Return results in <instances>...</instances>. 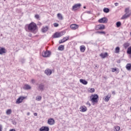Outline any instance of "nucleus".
Segmentation results:
<instances>
[{
  "label": "nucleus",
  "instance_id": "1",
  "mask_svg": "<svg viewBox=\"0 0 131 131\" xmlns=\"http://www.w3.org/2000/svg\"><path fill=\"white\" fill-rule=\"evenodd\" d=\"M28 29L29 31H31V32L35 34V33H36V31H37V25H36V24L34 22H32L28 25Z\"/></svg>",
  "mask_w": 131,
  "mask_h": 131
},
{
  "label": "nucleus",
  "instance_id": "2",
  "mask_svg": "<svg viewBox=\"0 0 131 131\" xmlns=\"http://www.w3.org/2000/svg\"><path fill=\"white\" fill-rule=\"evenodd\" d=\"M90 101L92 102L93 105L97 104L99 101V96L97 94H94L90 96Z\"/></svg>",
  "mask_w": 131,
  "mask_h": 131
},
{
  "label": "nucleus",
  "instance_id": "3",
  "mask_svg": "<svg viewBox=\"0 0 131 131\" xmlns=\"http://www.w3.org/2000/svg\"><path fill=\"white\" fill-rule=\"evenodd\" d=\"M63 35H64V32H56L53 35L52 37L53 38H58L61 37V36H63Z\"/></svg>",
  "mask_w": 131,
  "mask_h": 131
},
{
  "label": "nucleus",
  "instance_id": "4",
  "mask_svg": "<svg viewBox=\"0 0 131 131\" xmlns=\"http://www.w3.org/2000/svg\"><path fill=\"white\" fill-rule=\"evenodd\" d=\"M42 57H44L45 58L50 57L51 56V51H50L49 50L43 51L42 53Z\"/></svg>",
  "mask_w": 131,
  "mask_h": 131
},
{
  "label": "nucleus",
  "instance_id": "5",
  "mask_svg": "<svg viewBox=\"0 0 131 131\" xmlns=\"http://www.w3.org/2000/svg\"><path fill=\"white\" fill-rule=\"evenodd\" d=\"M81 7V4L80 3L75 4L72 7V10L73 11H76L77 9H80Z\"/></svg>",
  "mask_w": 131,
  "mask_h": 131
},
{
  "label": "nucleus",
  "instance_id": "6",
  "mask_svg": "<svg viewBox=\"0 0 131 131\" xmlns=\"http://www.w3.org/2000/svg\"><path fill=\"white\" fill-rule=\"evenodd\" d=\"M127 12H128V9H125V13L126 14H124L121 18L122 19H126L127 18H128V17H129V16H130V14H128Z\"/></svg>",
  "mask_w": 131,
  "mask_h": 131
},
{
  "label": "nucleus",
  "instance_id": "7",
  "mask_svg": "<svg viewBox=\"0 0 131 131\" xmlns=\"http://www.w3.org/2000/svg\"><path fill=\"white\" fill-rule=\"evenodd\" d=\"M99 23H107L108 22V18L106 17H103L98 20Z\"/></svg>",
  "mask_w": 131,
  "mask_h": 131
},
{
  "label": "nucleus",
  "instance_id": "8",
  "mask_svg": "<svg viewBox=\"0 0 131 131\" xmlns=\"http://www.w3.org/2000/svg\"><path fill=\"white\" fill-rule=\"evenodd\" d=\"M97 30H102L105 29V26L104 25H97L96 27Z\"/></svg>",
  "mask_w": 131,
  "mask_h": 131
},
{
  "label": "nucleus",
  "instance_id": "9",
  "mask_svg": "<svg viewBox=\"0 0 131 131\" xmlns=\"http://www.w3.org/2000/svg\"><path fill=\"white\" fill-rule=\"evenodd\" d=\"M24 99H25V97H24L21 96L19 97L16 100V104H20V103H22Z\"/></svg>",
  "mask_w": 131,
  "mask_h": 131
},
{
  "label": "nucleus",
  "instance_id": "10",
  "mask_svg": "<svg viewBox=\"0 0 131 131\" xmlns=\"http://www.w3.org/2000/svg\"><path fill=\"white\" fill-rule=\"evenodd\" d=\"M69 39V37H64L62 39L60 40L59 41V43H63V42H65V41H67Z\"/></svg>",
  "mask_w": 131,
  "mask_h": 131
},
{
  "label": "nucleus",
  "instance_id": "11",
  "mask_svg": "<svg viewBox=\"0 0 131 131\" xmlns=\"http://www.w3.org/2000/svg\"><path fill=\"white\" fill-rule=\"evenodd\" d=\"M40 131H49L50 128L48 126H42L39 129Z\"/></svg>",
  "mask_w": 131,
  "mask_h": 131
},
{
  "label": "nucleus",
  "instance_id": "12",
  "mask_svg": "<svg viewBox=\"0 0 131 131\" xmlns=\"http://www.w3.org/2000/svg\"><path fill=\"white\" fill-rule=\"evenodd\" d=\"M45 74L50 76L51 74H52V70H51L50 69H47L45 70Z\"/></svg>",
  "mask_w": 131,
  "mask_h": 131
},
{
  "label": "nucleus",
  "instance_id": "13",
  "mask_svg": "<svg viewBox=\"0 0 131 131\" xmlns=\"http://www.w3.org/2000/svg\"><path fill=\"white\" fill-rule=\"evenodd\" d=\"M70 28L73 30H75L77 29V28H78V25H76V24H73L70 26Z\"/></svg>",
  "mask_w": 131,
  "mask_h": 131
},
{
  "label": "nucleus",
  "instance_id": "14",
  "mask_svg": "<svg viewBox=\"0 0 131 131\" xmlns=\"http://www.w3.org/2000/svg\"><path fill=\"white\" fill-rule=\"evenodd\" d=\"M48 123L50 125H53V124H54L55 123V120L53 118L49 119L48 120Z\"/></svg>",
  "mask_w": 131,
  "mask_h": 131
},
{
  "label": "nucleus",
  "instance_id": "15",
  "mask_svg": "<svg viewBox=\"0 0 131 131\" xmlns=\"http://www.w3.org/2000/svg\"><path fill=\"white\" fill-rule=\"evenodd\" d=\"M48 30H49V27L48 26L43 27L41 29V31L43 33H46Z\"/></svg>",
  "mask_w": 131,
  "mask_h": 131
},
{
  "label": "nucleus",
  "instance_id": "16",
  "mask_svg": "<svg viewBox=\"0 0 131 131\" xmlns=\"http://www.w3.org/2000/svg\"><path fill=\"white\" fill-rule=\"evenodd\" d=\"M123 46V48H124V49L126 50V49H127V48H128V47L130 46V43L128 42H125Z\"/></svg>",
  "mask_w": 131,
  "mask_h": 131
},
{
  "label": "nucleus",
  "instance_id": "17",
  "mask_svg": "<svg viewBox=\"0 0 131 131\" xmlns=\"http://www.w3.org/2000/svg\"><path fill=\"white\" fill-rule=\"evenodd\" d=\"M45 89V85H43V84L42 83H41L39 85V86H38V90L39 91H43Z\"/></svg>",
  "mask_w": 131,
  "mask_h": 131
},
{
  "label": "nucleus",
  "instance_id": "18",
  "mask_svg": "<svg viewBox=\"0 0 131 131\" xmlns=\"http://www.w3.org/2000/svg\"><path fill=\"white\" fill-rule=\"evenodd\" d=\"M108 56V53L107 52H105L104 54V53H101L100 54V56L103 59L106 58Z\"/></svg>",
  "mask_w": 131,
  "mask_h": 131
},
{
  "label": "nucleus",
  "instance_id": "19",
  "mask_svg": "<svg viewBox=\"0 0 131 131\" xmlns=\"http://www.w3.org/2000/svg\"><path fill=\"white\" fill-rule=\"evenodd\" d=\"M80 52H81L82 53H84V52L85 51V46H81L80 47Z\"/></svg>",
  "mask_w": 131,
  "mask_h": 131
},
{
  "label": "nucleus",
  "instance_id": "20",
  "mask_svg": "<svg viewBox=\"0 0 131 131\" xmlns=\"http://www.w3.org/2000/svg\"><path fill=\"white\" fill-rule=\"evenodd\" d=\"M110 98H111V95L108 94L104 99L105 102H108L109 100H110Z\"/></svg>",
  "mask_w": 131,
  "mask_h": 131
},
{
  "label": "nucleus",
  "instance_id": "21",
  "mask_svg": "<svg viewBox=\"0 0 131 131\" xmlns=\"http://www.w3.org/2000/svg\"><path fill=\"white\" fill-rule=\"evenodd\" d=\"M30 89H31V86L27 84H25L24 86V90H30Z\"/></svg>",
  "mask_w": 131,
  "mask_h": 131
},
{
  "label": "nucleus",
  "instance_id": "22",
  "mask_svg": "<svg viewBox=\"0 0 131 131\" xmlns=\"http://www.w3.org/2000/svg\"><path fill=\"white\" fill-rule=\"evenodd\" d=\"M80 82H81V83H82V84H84V85L88 84V82L86 81V80L84 79H80Z\"/></svg>",
  "mask_w": 131,
  "mask_h": 131
},
{
  "label": "nucleus",
  "instance_id": "23",
  "mask_svg": "<svg viewBox=\"0 0 131 131\" xmlns=\"http://www.w3.org/2000/svg\"><path fill=\"white\" fill-rule=\"evenodd\" d=\"M6 53V49L2 48L0 49V55H3V54H5Z\"/></svg>",
  "mask_w": 131,
  "mask_h": 131
},
{
  "label": "nucleus",
  "instance_id": "24",
  "mask_svg": "<svg viewBox=\"0 0 131 131\" xmlns=\"http://www.w3.org/2000/svg\"><path fill=\"white\" fill-rule=\"evenodd\" d=\"M126 69L127 70H131V63H127L126 66Z\"/></svg>",
  "mask_w": 131,
  "mask_h": 131
},
{
  "label": "nucleus",
  "instance_id": "25",
  "mask_svg": "<svg viewBox=\"0 0 131 131\" xmlns=\"http://www.w3.org/2000/svg\"><path fill=\"white\" fill-rule=\"evenodd\" d=\"M57 17L59 20H63V16H62V14H61V13H58Z\"/></svg>",
  "mask_w": 131,
  "mask_h": 131
},
{
  "label": "nucleus",
  "instance_id": "26",
  "mask_svg": "<svg viewBox=\"0 0 131 131\" xmlns=\"http://www.w3.org/2000/svg\"><path fill=\"white\" fill-rule=\"evenodd\" d=\"M103 12L104 13H109V12H110V9L109 8H104L103 9Z\"/></svg>",
  "mask_w": 131,
  "mask_h": 131
},
{
  "label": "nucleus",
  "instance_id": "27",
  "mask_svg": "<svg viewBox=\"0 0 131 131\" xmlns=\"http://www.w3.org/2000/svg\"><path fill=\"white\" fill-rule=\"evenodd\" d=\"M58 49L59 50V51H64V46L63 45L59 46Z\"/></svg>",
  "mask_w": 131,
  "mask_h": 131
},
{
  "label": "nucleus",
  "instance_id": "28",
  "mask_svg": "<svg viewBox=\"0 0 131 131\" xmlns=\"http://www.w3.org/2000/svg\"><path fill=\"white\" fill-rule=\"evenodd\" d=\"M127 54L128 55H131V46L127 48Z\"/></svg>",
  "mask_w": 131,
  "mask_h": 131
},
{
  "label": "nucleus",
  "instance_id": "29",
  "mask_svg": "<svg viewBox=\"0 0 131 131\" xmlns=\"http://www.w3.org/2000/svg\"><path fill=\"white\" fill-rule=\"evenodd\" d=\"M81 112H85V111H86L87 110L86 107L85 106H82L81 107Z\"/></svg>",
  "mask_w": 131,
  "mask_h": 131
},
{
  "label": "nucleus",
  "instance_id": "30",
  "mask_svg": "<svg viewBox=\"0 0 131 131\" xmlns=\"http://www.w3.org/2000/svg\"><path fill=\"white\" fill-rule=\"evenodd\" d=\"M12 113V110L11 109H8L6 111V114L7 115H10Z\"/></svg>",
  "mask_w": 131,
  "mask_h": 131
},
{
  "label": "nucleus",
  "instance_id": "31",
  "mask_svg": "<svg viewBox=\"0 0 131 131\" xmlns=\"http://www.w3.org/2000/svg\"><path fill=\"white\" fill-rule=\"evenodd\" d=\"M119 51H120V48H119V47H117L115 49V52L117 54H118V53H119Z\"/></svg>",
  "mask_w": 131,
  "mask_h": 131
},
{
  "label": "nucleus",
  "instance_id": "32",
  "mask_svg": "<svg viewBox=\"0 0 131 131\" xmlns=\"http://www.w3.org/2000/svg\"><path fill=\"white\" fill-rule=\"evenodd\" d=\"M96 33H99V34H106V32H105V31H98L96 32Z\"/></svg>",
  "mask_w": 131,
  "mask_h": 131
},
{
  "label": "nucleus",
  "instance_id": "33",
  "mask_svg": "<svg viewBox=\"0 0 131 131\" xmlns=\"http://www.w3.org/2000/svg\"><path fill=\"white\" fill-rule=\"evenodd\" d=\"M116 26L117 27H120V26H121V22L117 21L116 23Z\"/></svg>",
  "mask_w": 131,
  "mask_h": 131
},
{
  "label": "nucleus",
  "instance_id": "34",
  "mask_svg": "<svg viewBox=\"0 0 131 131\" xmlns=\"http://www.w3.org/2000/svg\"><path fill=\"white\" fill-rule=\"evenodd\" d=\"M120 130V127L117 126H115V131H119Z\"/></svg>",
  "mask_w": 131,
  "mask_h": 131
},
{
  "label": "nucleus",
  "instance_id": "35",
  "mask_svg": "<svg viewBox=\"0 0 131 131\" xmlns=\"http://www.w3.org/2000/svg\"><path fill=\"white\" fill-rule=\"evenodd\" d=\"M36 100V101H40L41 100V97L40 96H37Z\"/></svg>",
  "mask_w": 131,
  "mask_h": 131
},
{
  "label": "nucleus",
  "instance_id": "36",
  "mask_svg": "<svg viewBox=\"0 0 131 131\" xmlns=\"http://www.w3.org/2000/svg\"><path fill=\"white\" fill-rule=\"evenodd\" d=\"M35 18L36 19H37V20H39V15L38 14H36L35 15Z\"/></svg>",
  "mask_w": 131,
  "mask_h": 131
},
{
  "label": "nucleus",
  "instance_id": "37",
  "mask_svg": "<svg viewBox=\"0 0 131 131\" xmlns=\"http://www.w3.org/2000/svg\"><path fill=\"white\" fill-rule=\"evenodd\" d=\"M53 25H54V27H58V26H59V24L55 23L53 24Z\"/></svg>",
  "mask_w": 131,
  "mask_h": 131
},
{
  "label": "nucleus",
  "instance_id": "38",
  "mask_svg": "<svg viewBox=\"0 0 131 131\" xmlns=\"http://www.w3.org/2000/svg\"><path fill=\"white\" fill-rule=\"evenodd\" d=\"M95 92V89L94 88H91L90 89V93H94Z\"/></svg>",
  "mask_w": 131,
  "mask_h": 131
},
{
  "label": "nucleus",
  "instance_id": "39",
  "mask_svg": "<svg viewBox=\"0 0 131 131\" xmlns=\"http://www.w3.org/2000/svg\"><path fill=\"white\" fill-rule=\"evenodd\" d=\"M116 71H117V69L114 68L112 69V72H115Z\"/></svg>",
  "mask_w": 131,
  "mask_h": 131
},
{
  "label": "nucleus",
  "instance_id": "40",
  "mask_svg": "<svg viewBox=\"0 0 131 131\" xmlns=\"http://www.w3.org/2000/svg\"><path fill=\"white\" fill-rule=\"evenodd\" d=\"M3 130V125L0 124V131Z\"/></svg>",
  "mask_w": 131,
  "mask_h": 131
},
{
  "label": "nucleus",
  "instance_id": "41",
  "mask_svg": "<svg viewBox=\"0 0 131 131\" xmlns=\"http://www.w3.org/2000/svg\"><path fill=\"white\" fill-rule=\"evenodd\" d=\"M86 104H87V105H89V107L91 106V103H90V102L88 101V102H86Z\"/></svg>",
  "mask_w": 131,
  "mask_h": 131
},
{
  "label": "nucleus",
  "instance_id": "42",
  "mask_svg": "<svg viewBox=\"0 0 131 131\" xmlns=\"http://www.w3.org/2000/svg\"><path fill=\"white\" fill-rule=\"evenodd\" d=\"M31 82H32V83H34L35 82V81L34 80V79H32V80H31Z\"/></svg>",
  "mask_w": 131,
  "mask_h": 131
},
{
  "label": "nucleus",
  "instance_id": "43",
  "mask_svg": "<svg viewBox=\"0 0 131 131\" xmlns=\"http://www.w3.org/2000/svg\"><path fill=\"white\" fill-rule=\"evenodd\" d=\"M21 62L22 63H24V62H25V59H23L21 60Z\"/></svg>",
  "mask_w": 131,
  "mask_h": 131
},
{
  "label": "nucleus",
  "instance_id": "44",
  "mask_svg": "<svg viewBox=\"0 0 131 131\" xmlns=\"http://www.w3.org/2000/svg\"><path fill=\"white\" fill-rule=\"evenodd\" d=\"M115 6L116 7H117V6H118V3H115Z\"/></svg>",
  "mask_w": 131,
  "mask_h": 131
},
{
  "label": "nucleus",
  "instance_id": "45",
  "mask_svg": "<svg viewBox=\"0 0 131 131\" xmlns=\"http://www.w3.org/2000/svg\"><path fill=\"white\" fill-rule=\"evenodd\" d=\"M34 116H37V113H34Z\"/></svg>",
  "mask_w": 131,
  "mask_h": 131
},
{
  "label": "nucleus",
  "instance_id": "46",
  "mask_svg": "<svg viewBox=\"0 0 131 131\" xmlns=\"http://www.w3.org/2000/svg\"><path fill=\"white\" fill-rule=\"evenodd\" d=\"M27 114L28 116H29V115H30V113L28 112V113H27Z\"/></svg>",
  "mask_w": 131,
  "mask_h": 131
},
{
  "label": "nucleus",
  "instance_id": "47",
  "mask_svg": "<svg viewBox=\"0 0 131 131\" xmlns=\"http://www.w3.org/2000/svg\"><path fill=\"white\" fill-rule=\"evenodd\" d=\"M88 14H91V11H87Z\"/></svg>",
  "mask_w": 131,
  "mask_h": 131
},
{
  "label": "nucleus",
  "instance_id": "48",
  "mask_svg": "<svg viewBox=\"0 0 131 131\" xmlns=\"http://www.w3.org/2000/svg\"><path fill=\"white\" fill-rule=\"evenodd\" d=\"M83 9H86V7L84 6V7H83Z\"/></svg>",
  "mask_w": 131,
  "mask_h": 131
},
{
  "label": "nucleus",
  "instance_id": "49",
  "mask_svg": "<svg viewBox=\"0 0 131 131\" xmlns=\"http://www.w3.org/2000/svg\"><path fill=\"white\" fill-rule=\"evenodd\" d=\"M113 95H115V92H113Z\"/></svg>",
  "mask_w": 131,
  "mask_h": 131
},
{
  "label": "nucleus",
  "instance_id": "50",
  "mask_svg": "<svg viewBox=\"0 0 131 131\" xmlns=\"http://www.w3.org/2000/svg\"><path fill=\"white\" fill-rule=\"evenodd\" d=\"M29 36H31V34H29Z\"/></svg>",
  "mask_w": 131,
  "mask_h": 131
},
{
  "label": "nucleus",
  "instance_id": "51",
  "mask_svg": "<svg viewBox=\"0 0 131 131\" xmlns=\"http://www.w3.org/2000/svg\"><path fill=\"white\" fill-rule=\"evenodd\" d=\"M0 96H1V94H0Z\"/></svg>",
  "mask_w": 131,
  "mask_h": 131
}]
</instances>
